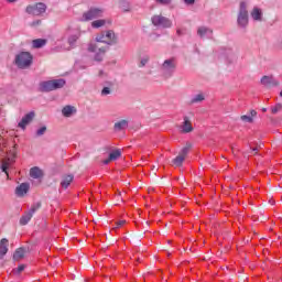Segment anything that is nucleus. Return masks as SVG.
Instances as JSON below:
<instances>
[{"label":"nucleus","mask_w":282,"mask_h":282,"mask_svg":"<svg viewBox=\"0 0 282 282\" xmlns=\"http://www.w3.org/2000/svg\"><path fill=\"white\" fill-rule=\"evenodd\" d=\"M10 166V163L8 162H2L1 170L3 173H8V167Z\"/></svg>","instance_id":"obj_38"},{"label":"nucleus","mask_w":282,"mask_h":282,"mask_svg":"<svg viewBox=\"0 0 282 282\" xmlns=\"http://www.w3.org/2000/svg\"><path fill=\"white\" fill-rule=\"evenodd\" d=\"M109 94H111V88L104 87L101 90V96H109Z\"/></svg>","instance_id":"obj_37"},{"label":"nucleus","mask_w":282,"mask_h":282,"mask_svg":"<svg viewBox=\"0 0 282 282\" xmlns=\"http://www.w3.org/2000/svg\"><path fill=\"white\" fill-rule=\"evenodd\" d=\"M8 254V239L2 238L0 240V259H3Z\"/></svg>","instance_id":"obj_21"},{"label":"nucleus","mask_w":282,"mask_h":282,"mask_svg":"<svg viewBox=\"0 0 282 282\" xmlns=\"http://www.w3.org/2000/svg\"><path fill=\"white\" fill-rule=\"evenodd\" d=\"M98 17H102V10L98 8H93L84 13L83 19L84 21H93V19H98Z\"/></svg>","instance_id":"obj_10"},{"label":"nucleus","mask_w":282,"mask_h":282,"mask_svg":"<svg viewBox=\"0 0 282 282\" xmlns=\"http://www.w3.org/2000/svg\"><path fill=\"white\" fill-rule=\"evenodd\" d=\"M105 23H107V21H105V20H95L91 22V26L95 29H98V28H102V25H105Z\"/></svg>","instance_id":"obj_29"},{"label":"nucleus","mask_w":282,"mask_h":282,"mask_svg":"<svg viewBox=\"0 0 282 282\" xmlns=\"http://www.w3.org/2000/svg\"><path fill=\"white\" fill-rule=\"evenodd\" d=\"M158 39H160V34H156V33L150 34V40L151 41H158Z\"/></svg>","instance_id":"obj_40"},{"label":"nucleus","mask_w":282,"mask_h":282,"mask_svg":"<svg viewBox=\"0 0 282 282\" xmlns=\"http://www.w3.org/2000/svg\"><path fill=\"white\" fill-rule=\"evenodd\" d=\"M261 84L264 85V87H272V85H274V78L270 76H263L261 78Z\"/></svg>","instance_id":"obj_27"},{"label":"nucleus","mask_w":282,"mask_h":282,"mask_svg":"<svg viewBox=\"0 0 282 282\" xmlns=\"http://www.w3.org/2000/svg\"><path fill=\"white\" fill-rule=\"evenodd\" d=\"M251 18L253 21H262L263 19V11L259 9V7H254L251 11Z\"/></svg>","instance_id":"obj_19"},{"label":"nucleus","mask_w":282,"mask_h":282,"mask_svg":"<svg viewBox=\"0 0 282 282\" xmlns=\"http://www.w3.org/2000/svg\"><path fill=\"white\" fill-rule=\"evenodd\" d=\"M74 182V175H64L61 181L62 188H69V185Z\"/></svg>","instance_id":"obj_18"},{"label":"nucleus","mask_w":282,"mask_h":282,"mask_svg":"<svg viewBox=\"0 0 282 282\" xmlns=\"http://www.w3.org/2000/svg\"><path fill=\"white\" fill-rule=\"evenodd\" d=\"M36 116V113H34V111H30L28 112L22 119L21 121L18 123V127L20 129H22L23 131H25V128L28 127V124H30V122H32V120H34V117Z\"/></svg>","instance_id":"obj_12"},{"label":"nucleus","mask_w":282,"mask_h":282,"mask_svg":"<svg viewBox=\"0 0 282 282\" xmlns=\"http://www.w3.org/2000/svg\"><path fill=\"white\" fill-rule=\"evenodd\" d=\"M30 191V183H21L17 188H15V195L18 197H24L28 195V192Z\"/></svg>","instance_id":"obj_14"},{"label":"nucleus","mask_w":282,"mask_h":282,"mask_svg":"<svg viewBox=\"0 0 282 282\" xmlns=\"http://www.w3.org/2000/svg\"><path fill=\"white\" fill-rule=\"evenodd\" d=\"M76 107L74 106H65L62 109V116H64V118H72V116L76 115Z\"/></svg>","instance_id":"obj_17"},{"label":"nucleus","mask_w":282,"mask_h":282,"mask_svg":"<svg viewBox=\"0 0 282 282\" xmlns=\"http://www.w3.org/2000/svg\"><path fill=\"white\" fill-rule=\"evenodd\" d=\"M263 113H265V111H268V108H262Z\"/></svg>","instance_id":"obj_47"},{"label":"nucleus","mask_w":282,"mask_h":282,"mask_svg":"<svg viewBox=\"0 0 282 282\" xmlns=\"http://www.w3.org/2000/svg\"><path fill=\"white\" fill-rule=\"evenodd\" d=\"M39 208H41V203H35V204L32 205V207L29 210V213L34 215V213H36V210H39Z\"/></svg>","instance_id":"obj_33"},{"label":"nucleus","mask_w":282,"mask_h":282,"mask_svg":"<svg viewBox=\"0 0 282 282\" xmlns=\"http://www.w3.org/2000/svg\"><path fill=\"white\" fill-rule=\"evenodd\" d=\"M281 109H282V105L278 104V105H275L274 107L271 108V112L272 113H279V111H281Z\"/></svg>","instance_id":"obj_35"},{"label":"nucleus","mask_w":282,"mask_h":282,"mask_svg":"<svg viewBox=\"0 0 282 282\" xmlns=\"http://www.w3.org/2000/svg\"><path fill=\"white\" fill-rule=\"evenodd\" d=\"M45 131H47V127L43 126L40 129L36 130L37 138H41V135H45Z\"/></svg>","instance_id":"obj_32"},{"label":"nucleus","mask_w":282,"mask_h":282,"mask_svg":"<svg viewBox=\"0 0 282 282\" xmlns=\"http://www.w3.org/2000/svg\"><path fill=\"white\" fill-rule=\"evenodd\" d=\"M184 160H186V158L183 156V155H181V154H178V155L173 160V164H174L175 166H182Z\"/></svg>","instance_id":"obj_28"},{"label":"nucleus","mask_w":282,"mask_h":282,"mask_svg":"<svg viewBox=\"0 0 282 282\" xmlns=\"http://www.w3.org/2000/svg\"><path fill=\"white\" fill-rule=\"evenodd\" d=\"M47 10V6L43 2H39L32 6L26 7V13L32 14L33 17H41Z\"/></svg>","instance_id":"obj_8"},{"label":"nucleus","mask_w":282,"mask_h":282,"mask_svg":"<svg viewBox=\"0 0 282 282\" xmlns=\"http://www.w3.org/2000/svg\"><path fill=\"white\" fill-rule=\"evenodd\" d=\"M160 72L164 78H172L177 72V57H169L160 65Z\"/></svg>","instance_id":"obj_2"},{"label":"nucleus","mask_w":282,"mask_h":282,"mask_svg":"<svg viewBox=\"0 0 282 282\" xmlns=\"http://www.w3.org/2000/svg\"><path fill=\"white\" fill-rule=\"evenodd\" d=\"M25 257V249L24 248H19L14 253H13V260L14 261H21Z\"/></svg>","instance_id":"obj_26"},{"label":"nucleus","mask_w":282,"mask_h":282,"mask_svg":"<svg viewBox=\"0 0 282 282\" xmlns=\"http://www.w3.org/2000/svg\"><path fill=\"white\" fill-rule=\"evenodd\" d=\"M150 59L151 58L149 57V55H144L143 57H141L139 67H147V64L149 63Z\"/></svg>","instance_id":"obj_30"},{"label":"nucleus","mask_w":282,"mask_h":282,"mask_svg":"<svg viewBox=\"0 0 282 282\" xmlns=\"http://www.w3.org/2000/svg\"><path fill=\"white\" fill-rule=\"evenodd\" d=\"M107 50H109L108 46H100V44L96 42L89 43L87 48L90 54H95L94 61L97 63H101V61L105 58V54H107Z\"/></svg>","instance_id":"obj_4"},{"label":"nucleus","mask_w":282,"mask_h":282,"mask_svg":"<svg viewBox=\"0 0 282 282\" xmlns=\"http://www.w3.org/2000/svg\"><path fill=\"white\" fill-rule=\"evenodd\" d=\"M249 116H250L251 118H254V116H257V110H251Z\"/></svg>","instance_id":"obj_44"},{"label":"nucleus","mask_w":282,"mask_h":282,"mask_svg":"<svg viewBox=\"0 0 282 282\" xmlns=\"http://www.w3.org/2000/svg\"><path fill=\"white\" fill-rule=\"evenodd\" d=\"M65 87V79H52L40 83L39 89L43 94L55 91V89H63Z\"/></svg>","instance_id":"obj_3"},{"label":"nucleus","mask_w":282,"mask_h":282,"mask_svg":"<svg viewBox=\"0 0 282 282\" xmlns=\"http://www.w3.org/2000/svg\"><path fill=\"white\" fill-rule=\"evenodd\" d=\"M197 36H199V39H213V29L204 25L198 26Z\"/></svg>","instance_id":"obj_13"},{"label":"nucleus","mask_w":282,"mask_h":282,"mask_svg":"<svg viewBox=\"0 0 282 282\" xmlns=\"http://www.w3.org/2000/svg\"><path fill=\"white\" fill-rule=\"evenodd\" d=\"M25 270V264H20L17 269L13 270L14 274H21Z\"/></svg>","instance_id":"obj_36"},{"label":"nucleus","mask_w":282,"mask_h":282,"mask_svg":"<svg viewBox=\"0 0 282 282\" xmlns=\"http://www.w3.org/2000/svg\"><path fill=\"white\" fill-rule=\"evenodd\" d=\"M237 24L246 30L248 28V4L246 2H240V8L237 18Z\"/></svg>","instance_id":"obj_7"},{"label":"nucleus","mask_w":282,"mask_h":282,"mask_svg":"<svg viewBox=\"0 0 282 282\" xmlns=\"http://www.w3.org/2000/svg\"><path fill=\"white\" fill-rule=\"evenodd\" d=\"M121 155L122 151H120L119 149L113 150L110 152L109 158L104 161V164H109V162H116V160H118V158H120Z\"/></svg>","instance_id":"obj_16"},{"label":"nucleus","mask_w":282,"mask_h":282,"mask_svg":"<svg viewBox=\"0 0 282 282\" xmlns=\"http://www.w3.org/2000/svg\"><path fill=\"white\" fill-rule=\"evenodd\" d=\"M240 119L242 120V122L252 123V121H253V119H252V117H250V115L241 116Z\"/></svg>","instance_id":"obj_34"},{"label":"nucleus","mask_w":282,"mask_h":282,"mask_svg":"<svg viewBox=\"0 0 282 282\" xmlns=\"http://www.w3.org/2000/svg\"><path fill=\"white\" fill-rule=\"evenodd\" d=\"M31 25L32 28H36V25H41V20L33 21Z\"/></svg>","instance_id":"obj_42"},{"label":"nucleus","mask_w":282,"mask_h":282,"mask_svg":"<svg viewBox=\"0 0 282 282\" xmlns=\"http://www.w3.org/2000/svg\"><path fill=\"white\" fill-rule=\"evenodd\" d=\"M186 6H193L195 0H183Z\"/></svg>","instance_id":"obj_41"},{"label":"nucleus","mask_w":282,"mask_h":282,"mask_svg":"<svg viewBox=\"0 0 282 282\" xmlns=\"http://www.w3.org/2000/svg\"><path fill=\"white\" fill-rule=\"evenodd\" d=\"M176 32H177L178 36L182 34V31H181V30H177Z\"/></svg>","instance_id":"obj_46"},{"label":"nucleus","mask_w":282,"mask_h":282,"mask_svg":"<svg viewBox=\"0 0 282 282\" xmlns=\"http://www.w3.org/2000/svg\"><path fill=\"white\" fill-rule=\"evenodd\" d=\"M95 41L97 43H106V45H116L118 43V35L112 30H108L98 34Z\"/></svg>","instance_id":"obj_6"},{"label":"nucleus","mask_w":282,"mask_h":282,"mask_svg":"<svg viewBox=\"0 0 282 282\" xmlns=\"http://www.w3.org/2000/svg\"><path fill=\"white\" fill-rule=\"evenodd\" d=\"M30 176L33 178V180H41V177H43V170H41V167H32L30 170Z\"/></svg>","instance_id":"obj_20"},{"label":"nucleus","mask_w":282,"mask_h":282,"mask_svg":"<svg viewBox=\"0 0 282 282\" xmlns=\"http://www.w3.org/2000/svg\"><path fill=\"white\" fill-rule=\"evenodd\" d=\"M83 32L80 31V29L78 28H74L72 25L67 26L65 32H64V36L67 37V43L70 47H76V43L78 41V39H80Z\"/></svg>","instance_id":"obj_5"},{"label":"nucleus","mask_w":282,"mask_h":282,"mask_svg":"<svg viewBox=\"0 0 282 282\" xmlns=\"http://www.w3.org/2000/svg\"><path fill=\"white\" fill-rule=\"evenodd\" d=\"M32 217H34L33 214L30 212H26L21 218H20V226H28L30 224Z\"/></svg>","instance_id":"obj_24"},{"label":"nucleus","mask_w":282,"mask_h":282,"mask_svg":"<svg viewBox=\"0 0 282 282\" xmlns=\"http://www.w3.org/2000/svg\"><path fill=\"white\" fill-rule=\"evenodd\" d=\"M151 21L155 28H173V22L163 15H153Z\"/></svg>","instance_id":"obj_9"},{"label":"nucleus","mask_w":282,"mask_h":282,"mask_svg":"<svg viewBox=\"0 0 282 282\" xmlns=\"http://www.w3.org/2000/svg\"><path fill=\"white\" fill-rule=\"evenodd\" d=\"M206 100V95L204 93L196 94L191 99V105H197L199 102H204Z\"/></svg>","instance_id":"obj_22"},{"label":"nucleus","mask_w":282,"mask_h":282,"mask_svg":"<svg viewBox=\"0 0 282 282\" xmlns=\"http://www.w3.org/2000/svg\"><path fill=\"white\" fill-rule=\"evenodd\" d=\"M252 151H257V148L252 149Z\"/></svg>","instance_id":"obj_48"},{"label":"nucleus","mask_w":282,"mask_h":282,"mask_svg":"<svg viewBox=\"0 0 282 282\" xmlns=\"http://www.w3.org/2000/svg\"><path fill=\"white\" fill-rule=\"evenodd\" d=\"M191 151V144H187L186 147H184L178 155H182L183 158H186V155H188V152Z\"/></svg>","instance_id":"obj_31"},{"label":"nucleus","mask_w":282,"mask_h":282,"mask_svg":"<svg viewBox=\"0 0 282 282\" xmlns=\"http://www.w3.org/2000/svg\"><path fill=\"white\" fill-rule=\"evenodd\" d=\"M194 130L193 123L191 122V119L188 117L183 118L182 124L178 127L180 133H192Z\"/></svg>","instance_id":"obj_11"},{"label":"nucleus","mask_w":282,"mask_h":282,"mask_svg":"<svg viewBox=\"0 0 282 282\" xmlns=\"http://www.w3.org/2000/svg\"><path fill=\"white\" fill-rule=\"evenodd\" d=\"M127 127H129V121H127L124 119L120 120L115 123V131H124V129H127Z\"/></svg>","instance_id":"obj_25"},{"label":"nucleus","mask_w":282,"mask_h":282,"mask_svg":"<svg viewBox=\"0 0 282 282\" xmlns=\"http://www.w3.org/2000/svg\"><path fill=\"white\" fill-rule=\"evenodd\" d=\"M124 224H127L126 220H120L117 223V228H121V226H124Z\"/></svg>","instance_id":"obj_43"},{"label":"nucleus","mask_w":282,"mask_h":282,"mask_svg":"<svg viewBox=\"0 0 282 282\" xmlns=\"http://www.w3.org/2000/svg\"><path fill=\"white\" fill-rule=\"evenodd\" d=\"M221 55L224 56V58H227L229 63H235V61H237V55L235 54L232 48H223Z\"/></svg>","instance_id":"obj_15"},{"label":"nucleus","mask_w":282,"mask_h":282,"mask_svg":"<svg viewBox=\"0 0 282 282\" xmlns=\"http://www.w3.org/2000/svg\"><path fill=\"white\" fill-rule=\"evenodd\" d=\"M156 3H160L161 6H169L171 3V0H154Z\"/></svg>","instance_id":"obj_39"},{"label":"nucleus","mask_w":282,"mask_h":282,"mask_svg":"<svg viewBox=\"0 0 282 282\" xmlns=\"http://www.w3.org/2000/svg\"><path fill=\"white\" fill-rule=\"evenodd\" d=\"M13 63L18 69H30L34 63V56L28 51H21L15 54Z\"/></svg>","instance_id":"obj_1"},{"label":"nucleus","mask_w":282,"mask_h":282,"mask_svg":"<svg viewBox=\"0 0 282 282\" xmlns=\"http://www.w3.org/2000/svg\"><path fill=\"white\" fill-rule=\"evenodd\" d=\"M32 45H33L34 50H41V47H45V45H47V40H45V39L33 40Z\"/></svg>","instance_id":"obj_23"},{"label":"nucleus","mask_w":282,"mask_h":282,"mask_svg":"<svg viewBox=\"0 0 282 282\" xmlns=\"http://www.w3.org/2000/svg\"><path fill=\"white\" fill-rule=\"evenodd\" d=\"M8 3H14L17 0H7Z\"/></svg>","instance_id":"obj_45"}]
</instances>
